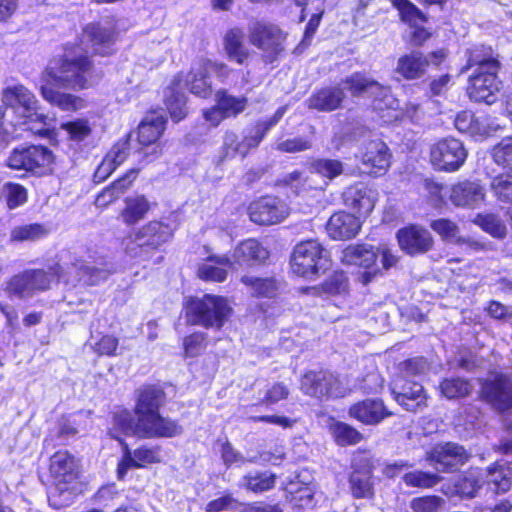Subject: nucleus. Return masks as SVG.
Returning a JSON list of instances; mask_svg holds the SVG:
<instances>
[{
    "label": "nucleus",
    "instance_id": "c03bdc74",
    "mask_svg": "<svg viewBox=\"0 0 512 512\" xmlns=\"http://www.w3.org/2000/svg\"><path fill=\"white\" fill-rule=\"evenodd\" d=\"M484 480L490 490L505 493L511 488L512 471L510 468L495 464L487 469Z\"/></svg>",
    "mask_w": 512,
    "mask_h": 512
},
{
    "label": "nucleus",
    "instance_id": "473e14b6",
    "mask_svg": "<svg viewBox=\"0 0 512 512\" xmlns=\"http://www.w3.org/2000/svg\"><path fill=\"white\" fill-rule=\"evenodd\" d=\"M165 393L155 385L144 386L137 398L135 414L137 417L147 416L149 413L159 412V408L164 404Z\"/></svg>",
    "mask_w": 512,
    "mask_h": 512
},
{
    "label": "nucleus",
    "instance_id": "423d86ee",
    "mask_svg": "<svg viewBox=\"0 0 512 512\" xmlns=\"http://www.w3.org/2000/svg\"><path fill=\"white\" fill-rule=\"evenodd\" d=\"M290 264L293 273L311 279L328 269L329 254L316 240L302 241L295 246Z\"/></svg>",
    "mask_w": 512,
    "mask_h": 512
},
{
    "label": "nucleus",
    "instance_id": "ddd939ff",
    "mask_svg": "<svg viewBox=\"0 0 512 512\" xmlns=\"http://www.w3.org/2000/svg\"><path fill=\"white\" fill-rule=\"evenodd\" d=\"M483 399L498 412L512 409V378L498 374L492 380H486L481 386Z\"/></svg>",
    "mask_w": 512,
    "mask_h": 512
},
{
    "label": "nucleus",
    "instance_id": "2f4dec72",
    "mask_svg": "<svg viewBox=\"0 0 512 512\" xmlns=\"http://www.w3.org/2000/svg\"><path fill=\"white\" fill-rule=\"evenodd\" d=\"M345 204L359 214H368L374 208V192L364 183H357L344 192Z\"/></svg>",
    "mask_w": 512,
    "mask_h": 512
},
{
    "label": "nucleus",
    "instance_id": "58836bf2",
    "mask_svg": "<svg viewBox=\"0 0 512 512\" xmlns=\"http://www.w3.org/2000/svg\"><path fill=\"white\" fill-rule=\"evenodd\" d=\"M276 476L274 473L264 470H253L241 477L238 486L247 491L262 493L275 486Z\"/></svg>",
    "mask_w": 512,
    "mask_h": 512
},
{
    "label": "nucleus",
    "instance_id": "de8ad7c7",
    "mask_svg": "<svg viewBox=\"0 0 512 512\" xmlns=\"http://www.w3.org/2000/svg\"><path fill=\"white\" fill-rule=\"evenodd\" d=\"M310 172L325 179V184L333 181L344 172V163L338 159L317 158L311 161Z\"/></svg>",
    "mask_w": 512,
    "mask_h": 512
},
{
    "label": "nucleus",
    "instance_id": "0eeeda50",
    "mask_svg": "<svg viewBox=\"0 0 512 512\" xmlns=\"http://www.w3.org/2000/svg\"><path fill=\"white\" fill-rule=\"evenodd\" d=\"M249 42L263 52L267 62L272 63L283 52L285 35L276 25L254 21L248 26Z\"/></svg>",
    "mask_w": 512,
    "mask_h": 512
},
{
    "label": "nucleus",
    "instance_id": "72a5a7b5",
    "mask_svg": "<svg viewBox=\"0 0 512 512\" xmlns=\"http://www.w3.org/2000/svg\"><path fill=\"white\" fill-rule=\"evenodd\" d=\"M345 98L344 90L339 87H326L314 92L308 99L309 108L319 111H333L340 107Z\"/></svg>",
    "mask_w": 512,
    "mask_h": 512
},
{
    "label": "nucleus",
    "instance_id": "49530a36",
    "mask_svg": "<svg viewBox=\"0 0 512 512\" xmlns=\"http://www.w3.org/2000/svg\"><path fill=\"white\" fill-rule=\"evenodd\" d=\"M484 483V473L479 469H471L458 479L455 489L461 497L473 498Z\"/></svg>",
    "mask_w": 512,
    "mask_h": 512
},
{
    "label": "nucleus",
    "instance_id": "7c9ffc66",
    "mask_svg": "<svg viewBox=\"0 0 512 512\" xmlns=\"http://www.w3.org/2000/svg\"><path fill=\"white\" fill-rule=\"evenodd\" d=\"M176 76H180L182 79L181 90L187 88L192 94L201 98H207L211 95V83L208 81L209 73L201 60L188 74L179 73Z\"/></svg>",
    "mask_w": 512,
    "mask_h": 512
},
{
    "label": "nucleus",
    "instance_id": "ea45409f",
    "mask_svg": "<svg viewBox=\"0 0 512 512\" xmlns=\"http://www.w3.org/2000/svg\"><path fill=\"white\" fill-rule=\"evenodd\" d=\"M233 263L227 256H212L198 269V276L206 281L222 282L227 277V269Z\"/></svg>",
    "mask_w": 512,
    "mask_h": 512
},
{
    "label": "nucleus",
    "instance_id": "cd10ccee",
    "mask_svg": "<svg viewBox=\"0 0 512 512\" xmlns=\"http://www.w3.org/2000/svg\"><path fill=\"white\" fill-rule=\"evenodd\" d=\"M136 235L149 253L156 251L173 235V228L159 221H151L143 226Z\"/></svg>",
    "mask_w": 512,
    "mask_h": 512
},
{
    "label": "nucleus",
    "instance_id": "aec40b11",
    "mask_svg": "<svg viewBox=\"0 0 512 512\" xmlns=\"http://www.w3.org/2000/svg\"><path fill=\"white\" fill-rule=\"evenodd\" d=\"M140 438L175 437L183 432L176 421L162 417L159 412L140 419Z\"/></svg>",
    "mask_w": 512,
    "mask_h": 512
},
{
    "label": "nucleus",
    "instance_id": "13d9d810",
    "mask_svg": "<svg viewBox=\"0 0 512 512\" xmlns=\"http://www.w3.org/2000/svg\"><path fill=\"white\" fill-rule=\"evenodd\" d=\"M403 481L409 487L431 488L441 481V477L434 473L413 471L404 474Z\"/></svg>",
    "mask_w": 512,
    "mask_h": 512
},
{
    "label": "nucleus",
    "instance_id": "f704fd0d",
    "mask_svg": "<svg viewBox=\"0 0 512 512\" xmlns=\"http://www.w3.org/2000/svg\"><path fill=\"white\" fill-rule=\"evenodd\" d=\"M224 49L228 58L242 65L250 56V51L244 44V31L234 27L229 29L224 36Z\"/></svg>",
    "mask_w": 512,
    "mask_h": 512
},
{
    "label": "nucleus",
    "instance_id": "69168bd1",
    "mask_svg": "<svg viewBox=\"0 0 512 512\" xmlns=\"http://www.w3.org/2000/svg\"><path fill=\"white\" fill-rule=\"evenodd\" d=\"M430 227L444 240L456 242L457 238H459L457 236L459 232L458 226L448 219L440 218L433 220L430 224Z\"/></svg>",
    "mask_w": 512,
    "mask_h": 512
},
{
    "label": "nucleus",
    "instance_id": "37998d69",
    "mask_svg": "<svg viewBox=\"0 0 512 512\" xmlns=\"http://www.w3.org/2000/svg\"><path fill=\"white\" fill-rule=\"evenodd\" d=\"M116 430L121 431L124 435L140 437V417H137V420H135V417L128 410H122L114 415L113 429L110 430L109 434L121 444L124 443L122 438L116 433Z\"/></svg>",
    "mask_w": 512,
    "mask_h": 512
},
{
    "label": "nucleus",
    "instance_id": "6e6552de",
    "mask_svg": "<svg viewBox=\"0 0 512 512\" xmlns=\"http://www.w3.org/2000/svg\"><path fill=\"white\" fill-rule=\"evenodd\" d=\"M346 89L355 97H371L377 102L379 109L395 108L397 100L391 94L390 88L378 83L363 73L356 72L344 80Z\"/></svg>",
    "mask_w": 512,
    "mask_h": 512
},
{
    "label": "nucleus",
    "instance_id": "9d476101",
    "mask_svg": "<svg viewBox=\"0 0 512 512\" xmlns=\"http://www.w3.org/2000/svg\"><path fill=\"white\" fill-rule=\"evenodd\" d=\"M290 208L281 198L276 196H264L250 203L248 214L256 224L274 225L288 217Z\"/></svg>",
    "mask_w": 512,
    "mask_h": 512
},
{
    "label": "nucleus",
    "instance_id": "6ab92c4d",
    "mask_svg": "<svg viewBox=\"0 0 512 512\" xmlns=\"http://www.w3.org/2000/svg\"><path fill=\"white\" fill-rule=\"evenodd\" d=\"M123 455L118 464V478L123 479L131 468H142L147 464L160 462V451L157 447L142 446L131 451L127 443H122Z\"/></svg>",
    "mask_w": 512,
    "mask_h": 512
},
{
    "label": "nucleus",
    "instance_id": "20e7f679",
    "mask_svg": "<svg viewBox=\"0 0 512 512\" xmlns=\"http://www.w3.org/2000/svg\"><path fill=\"white\" fill-rule=\"evenodd\" d=\"M49 470L53 485L48 491V500L59 508L71 500L70 485L78 478V463L68 451H58L50 458Z\"/></svg>",
    "mask_w": 512,
    "mask_h": 512
},
{
    "label": "nucleus",
    "instance_id": "09e8293b",
    "mask_svg": "<svg viewBox=\"0 0 512 512\" xmlns=\"http://www.w3.org/2000/svg\"><path fill=\"white\" fill-rule=\"evenodd\" d=\"M24 121L20 124L23 126V130L30 131L32 134L48 138L51 135L49 125L52 122V118L44 113H40L37 109L23 114Z\"/></svg>",
    "mask_w": 512,
    "mask_h": 512
},
{
    "label": "nucleus",
    "instance_id": "4c0bfd02",
    "mask_svg": "<svg viewBox=\"0 0 512 512\" xmlns=\"http://www.w3.org/2000/svg\"><path fill=\"white\" fill-rule=\"evenodd\" d=\"M181 77L175 76L166 94V106L175 122L181 121L187 114L186 96L181 90Z\"/></svg>",
    "mask_w": 512,
    "mask_h": 512
},
{
    "label": "nucleus",
    "instance_id": "9b49d317",
    "mask_svg": "<svg viewBox=\"0 0 512 512\" xmlns=\"http://www.w3.org/2000/svg\"><path fill=\"white\" fill-rule=\"evenodd\" d=\"M467 151L461 141L455 138L440 140L431 149V162L438 170L454 172L465 162Z\"/></svg>",
    "mask_w": 512,
    "mask_h": 512
},
{
    "label": "nucleus",
    "instance_id": "680f3d73",
    "mask_svg": "<svg viewBox=\"0 0 512 512\" xmlns=\"http://www.w3.org/2000/svg\"><path fill=\"white\" fill-rule=\"evenodd\" d=\"M185 357H196L206 347V334L203 332H196L184 338L183 341Z\"/></svg>",
    "mask_w": 512,
    "mask_h": 512
},
{
    "label": "nucleus",
    "instance_id": "f03ea898",
    "mask_svg": "<svg viewBox=\"0 0 512 512\" xmlns=\"http://www.w3.org/2000/svg\"><path fill=\"white\" fill-rule=\"evenodd\" d=\"M112 264L105 263L101 266L87 264L82 260L69 265L65 272L59 264L44 269H29L28 273L36 293L46 291L53 283L63 280L67 285L76 286L83 284L88 286L97 285L106 280L114 272Z\"/></svg>",
    "mask_w": 512,
    "mask_h": 512
},
{
    "label": "nucleus",
    "instance_id": "393cba45",
    "mask_svg": "<svg viewBox=\"0 0 512 512\" xmlns=\"http://www.w3.org/2000/svg\"><path fill=\"white\" fill-rule=\"evenodd\" d=\"M269 251L256 239L250 238L239 243L233 251V265L256 266L264 263Z\"/></svg>",
    "mask_w": 512,
    "mask_h": 512
},
{
    "label": "nucleus",
    "instance_id": "a211bd4d",
    "mask_svg": "<svg viewBox=\"0 0 512 512\" xmlns=\"http://www.w3.org/2000/svg\"><path fill=\"white\" fill-rule=\"evenodd\" d=\"M258 133L248 127L243 131L242 138L239 139L236 133L227 131L223 138L222 155L219 163L237 155L245 157L250 149L256 148L260 144Z\"/></svg>",
    "mask_w": 512,
    "mask_h": 512
},
{
    "label": "nucleus",
    "instance_id": "f257e3e1",
    "mask_svg": "<svg viewBox=\"0 0 512 512\" xmlns=\"http://www.w3.org/2000/svg\"><path fill=\"white\" fill-rule=\"evenodd\" d=\"M92 64L87 55L65 54L49 62L41 74V94L51 105L63 111H73L84 107V100L55 88L79 90L88 88L91 80Z\"/></svg>",
    "mask_w": 512,
    "mask_h": 512
},
{
    "label": "nucleus",
    "instance_id": "0e129e2a",
    "mask_svg": "<svg viewBox=\"0 0 512 512\" xmlns=\"http://www.w3.org/2000/svg\"><path fill=\"white\" fill-rule=\"evenodd\" d=\"M62 129L65 130L70 139L73 141H83L91 134V127L87 120H76L62 124Z\"/></svg>",
    "mask_w": 512,
    "mask_h": 512
},
{
    "label": "nucleus",
    "instance_id": "f8f14e48",
    "mask_svg": "<svg viewBox=\"0 0 512 512\" xmlns=\"http://www.w3.org/2000/svg\"><path fill=\"white\" fill-rule=\"evenodd\" d=\"M349 490L355 499H372L375 494L373 464L365 456L355 457L348 478Z\"/></svg>",
    "mask_w": 512,
    "mask_h": 512
},
{
    "label": "nucleus",
    "instance_id": "b1692460",
    "mask_svg": "<svg viewBox=\"0 0 512 512\" xmlns=\"http://www.w3.org/2000/svg\"><path fill=\"white\" fill-rule=\"evenodd\" d=\"M391 154L388 146L380 139L369 141L362 152V162L375 175L383 174L390 165Z\"/></svg>",
    "mask_w": 512,
    "mask_h": 512
},
{
    "label": "nucleus",
    "instance_id": "a19ab883",
    "mask_svg": "<svg viewBox=\"0 0 512 512\" xmlns=\"http://www.w3.org/2000/svg\"><path fill=\"white\" fill-rule=\"evenodd\" d=\"M166 120L155 113L147 115L138 126L139 144H153L165 130Z\"/></svg>",
    "mask_w": 512,
    "mask_h": 512
},
{
    "label": "nucleus",
    "instance_id": "7ed1b4c3",
    "mask_svg": "<svg viewBox=\"0 0 512 512\" xmlns=\"http://www.w3.org/2000/svg\"><path fill=\"white\" fill-rule=\"evenodd\" d=\"M231 307L225 298L206 294L194 297L185 305L186 322L204 328L220 329L231 314Z\"/></svg>",
    "mask_w": 512,
    "mask_h": 512
},
{
    "label": "nucleus",
    "instance_id": "603ef678",
    "mask_svg": "<svg viewBox=\"0 0 512 512\" xmlns=\"http://www.w3.org/2000/svg\"><path fill=\"white\" fill-rule=\"evenodd\" d=\"M472 386L466 379L460 377L445 378L440 383V391L447 399H456L467 396Z\"/></svg>",
    "mask_w": 512,
    "mask_h": 512
},
{
    "label": "nucleus",
    "instance_id": "5fc2aeb1",
    "mask_svg": "<svg viewBox=\"0 0 512 512\" xmlns=\"http://www.w3.org/2000/svg\"><path fill=\"white\" fill-rule=\"evenodd\" d=\"M454 126L459 132L467 133L471 136L486 133L485 126L470 111L459 112L454 119Z\"/></svg>",
    "mask_w": 512,
    "mask_h": 512
},
{
    "label": "nucleus",
    "instance_id": "338daca9",
    "mask_svg": "<svg viewBox=\"0 0 512 512\" xmlns=\"http://www.w3.org/2000/svg\"><path fill=\"white\" fill-rule=\"evenodd\" d=\"M221 458L224 462V464L227 467L232 466L233 464H236L238 466H241L247 462L254 463L256 462V457L252 458H245L240 452H238L229 441H226L223 443L221 448Z\"/></svg>",
    "mask_w": 512,
    "mask_h": 512
},
{
    "label": "nucleus",
    "instance_id": "774afa93",
    "mask_svg": "<svg viewBox=\"0 0 512 512\" xmlns=\"http://www.w3.org/2000/svg\"><path fill=\"white\" fill-rule=\"evenodd\" d=\"M323 290L328 294H341L348 289V277L342 271L334 272L322 285Z\"/></svg>",
    "mask_w": 512,
    "mask_h": 512
},
{
    "label": "nucleus",
    "instance_id": "e2e57ef3",
    "mask_svg": "<svg viewBox=\"0 0 512 512\" xmlns=\"http://www.w3.org/2000/svg\"><path fill=\"white\" fill-rule=\"evenodd\" d=\"M445 500L439 496H423L411 501V509L414 512H438Z\"/></svg>",
    "mask_w": 512,
    "mask_h": 512
},
{
    "label": "nucleus",
    "instance_id": "864d4df0",
    "mask_svg": "<svg viewBox=\"0 0 512 512\" xmlns=\"http://www.w3.org/2000/svg\"><path fill=\"white\" fill-rule=\"evenodd\" d=\"M335 441L341 445H355L362 441V434L349 424L336 422L330 426Z\"/></svg>",
    "mask_w": 512,
    "mask_h": 512
},
{
    "label": "nucleus",
    "instance_id": "c756f323",
    "mask_svg": "<svg viewBox=\"0 0 512 512\" xmlns=\"http://www.w3.org/2000/svg\"><path fill=\"white\" fill-rule=\"evenodd\" d=\"M85 35L96 54L106 56L112 53L115 42V30L112 24H90L85 29Z\"/></svg>",
    "mask_w": 512,
    "mask_h": 512
},
{
    "label": "nucleus",
    "instance_id": "8fccbe9b",
    "mask_svg": "<svg viewBox=\"0 0 512 512\" xmlns=\"http://www.w3.org/2000/svg\"><path fill=\"white\" fill-rule=\"evenodd\" d=\"M216 103L224 112V116H236L244 111L247 99L245 97H235L227 93L226 90H219L215 95Z\"/></svg>",
    "mask_w": 512,
    "mask_h": 512
},
{
    "label": "nucleus",
    "instance_id": "a878e982",
    "mask_svg": "<svg viewBox=\"0 0 512 512\" xmlns=\"http://www.w3.org/2000/svg\"><path fill=\"white\" fill-rule=\"evenodd\" d=\"M361 227L358 217L351 213L340 211L334 213L328 220L326 230L334 240H347L355 237Z\"/></svg>",
    "mask_w": 512,
    "mask_h": 512
},
{
    "label": "nucleus",
    "instance_id": "c9c22d12",
    "mask_svg": "<svg viewBox=\"0 0 512 512\" xmlns=\"http://www.w3.org/2000/svg\"><path fill=\"white\" fill-rule=\"evenodd\" d=\"M341 260L348 265L371 268L378 260L377 249L366 244L349 246L342 251Z\"/></svg>",
    "mask_w": 512,
    "mask_h": 512
},
{
    "label": "nucleus",
    "instance_id": "1a4fd4ad",
    "mask_svg": "<svg viewBox=\"0 0 512 512\" xmlns=\"http://www.w3.org/2000/svg\"><path fill=\"white\" fill-rule=\"evenodd\" d=\"M446 58L443 49L424 55L420 51H411L398 58L395 73L406 80L422 78L430 66H439Z\"/></svg>",
    "mask_w": 512,
    "mask_h": 512
},
{
    "label": "nucleus",
    "instance_id": "e433bc0d",
    "mask_svg": "<svg viewBox=\"0 0 512 512\" xmlns=\"http://www.w3.org/2000/svg\"><path fill=\"white\" fill-rule=\"evenodd\" d=\"M241 282L249 287L253 296L265 298L275 297L282 286V282L274 276L254 277L246 275L241 278Z\"/></svg>",
    "mask_w": 512,
    "mask_h": 512
},
{
    "label": "nucleus",
    "instance_id": "2eb2a0df",
    "mask_svg": "<svg viewBox=\"0 0 512 512\" xmlns=\"http://www.w3.org/2000/svg\"><path fill=\"white\" fill-rule=\"evenodd\" d=\"M427 459L438 472H453L468 460V454L462 446L447 442L434 446Z\"/></svg>",
    "mask_w": 512,
    "mask_h": 512
},
{
    "label": "nucleus",
    "instance_id": "3c124183",
    "mask_svg": "<svg viewBox=\"0 0 512 512\" xmlns=\"http://www.w3.org/2000/svg\"><path fill=\"white\" fill-rule=\"evenodd\" d=\"M48 230L44 225L33 223L16 226L11 230L10 239L13 242L36 241L44 238Z\"/></svg>",
    "mask_w": 512,
    "mask_h": 512
},
{
    "label": "nucleus",
    "instance_id": "412c9836",
    "mask_svg": "<svg viewBox=\"0 0 512 512\" xmlns=\"http://www.w3.org/2000/svg\"><path fill=\"white\" fill-rule=\"evenodd\" d=\"M397 239L400 248L409 255L425 253L433 245L430 232L417 226L400 229L397 233Z\"/></svg>",
    "mask_w": 512,
    "mask_h": 512
},
{
    "label": "nucleus",
    "instance_id": "5701e85b",
    "mask_svg": "<svg viewBox=\"0 0 512 512\" xmlns=\"http://www.w3.org/2000/svg\"><path fill=\"white\" fill-rule=\"evenodd\" d=\"M484 197V188L476 181H460L450 188L449 199L457 207L475 208Z\"/></svg>",
    "mask_w": 512,
    "mask_h": 512
},
{
    "label": "nucleus",
    "instance_id": "39448f33",
    "mask_svg": "<svg viewBox=\"0 0 512 512\" xmlns=\"http://www.w3.org/2000/svg\"><path fill=\"white\" fill-rule=\"evenodd\" d=\"M53 152L43 145H19L12 149L6 164L13 170H22L35 176L47 175L52 171Z\"/></svg>",
    "mask_w": 512,
    "mask_h": 512
},
{
    "label": "nucleus",
    "instance_id": "c85d7f7f",
    "mask_svg": "<svg viewBox=\"0 0 512 512\" xmlns=\"http://www.w3.org/2000/svg\"><path fill=\"white\" fill-rule=\"evenodd\" d=\"M2 102L15 111L21 109L23 114L37 109L38 103L35 95L21 84L6 87L2 92Z\"/></svg>",
    "mask_w": 512,
    "mask_h": 512
},
{
    "label": "nucleus",
    "instance_id": "f3484780",
    "mask_svg": "<svg viewBox=\"0 0 512 512\" xmlns=\"http://www.w3.org/2000/svg\"><path fill=\"white\" fill-rule=\"evenodd\" d=\"M497 73L498 71L473 72L467 87L469 98L475 102L494 103L499 91Z\"/></svg>",
    "mask_w": 512,
    "mask_h": 512
},
{
    "label": "nucleus",
    "instance_id": "052dcab7",
    "mask_svg": "<svg viewBox=\"0 0 512 512\" xmlns=\"http://www.w3.org/2000/svg\"><path fill=\"white\" fill-rule=\"evenodd\" d=\"M492 155L498 165L512 168V136L503 138L494 146Z\"/></svg>",
    "mask_w": 512,
    "mask_h": 512
},
{
    "label": "nucleus",
    "instance_id": "79ce46f5",
    "mask_svg": "<svg viewBox=\"0 0 512 512\" xmlns=\"http://www.w3.org/2000/svg\"><path fill=\"white\" fill-rule=\"evenodd\" d=\"M149 210L150 204L143 195L127 197L120 217L126 225H134L144 219Z\"/></svg>",
    "mask_w": 512,
    "mask_h": 512
},
{
    "label": "nucleus",
    "instance_id": "bf43d9fd",
    "mask_svg": "<svg viewBox=\"0 0 512 512\" xmlns=\"http://www.w3.org/2000/svg\"><path fill=\"white\" fill-rule=\"evenodd\" d=\"M9 209H15L27 201V190L20 184L8 182L3 186Z\"/></svg>",
    "mask_w": 512,
    "mask_h": 512
},
{
    "label": "nucleus",
    "instance_id": "dca6fc26",
    "mask_svg": "<svg viewBox=\"0 0 512 512\" xmlns=\"http://www.w3.org/2000/svg\"><path fill=\"white\" fill-rule=\"evenodd\" d=\"M338 389V378L328 370H311L301 378V390L311 397L322 399L332 395L337 396Z\"/></svg>",
    "mask_w": 512,
    "mask_h": 512
},
{
    "label": "nucleus",
    "instance_id": "4d7b16f0",
    "mask_svg": "<svg viewBox=\"0 0 512 512\" xmlns=\"http://www.w3.org/2000/svg\"><path fill=\"white\" fill-rule=\"evenodd\" d=\"M494 196L505 203H512V174H501L490 183Z\"/></svg>",
    "mask_w": 512,
    "mask_h": 512
},
{
    "label": "nucleus",
    "instance_id": "4be33fe9",
    "mask_svg": "<svg viewBox=\"0 0 512 512\" xmlns=\"http://www.w3.org/2000/svg\"><path fill=\"white\" fill-rule=\"evenodd\" d=\"M350 417L365 425H377L392 415L381 399H365L359 401L348 410Z\"/></svg>",
    "mask_w": 512,
    "mask_h": 512
},
{
    "label": "nucleus",
    "instance_id": "bb28decb",
    "mask_svg": "<svg viewBox=\"0 0 512 512\" xmlns=\"http://www.w3.org/2000/svg\"><path fill=\"white\" fill-rule=\"evenodd\" d=\"M467 65L461 69V73L466 72L472 67H476L474 72L499 71L500 62L498 54L491 47L484 45H475L467 50Z\"/></svg>",
    "mask_w": 512,
    "mask_h": 512
},
{
    "label": "nucleus",
    "instance_id": "a18cd8bd",
    "mask_svg": "<svg viewBox=\"0 0 512 512\" xmlns=\"http://www.w3.org/2000/svg\"><path fill=\"white\" fill-rule=\"evenodd\" d=\"M6 292L10 298H18L21 300L33 297L36 292L32 285L31 277L28 270L16 274L10 278L6 285Z\"/></svg>",
    "mask_w": 512,
    "mask_h": 512
},
{
    "label": "nucleus",
    "instance_id": "4468645a",
    "mask_svg": "<svg viewBox=\"0 0 512 512\" xmlns=\"http://www.w3.org/2000/svg\"><path fill=\"white\" fill-rule=\"evenodd\" d=\"M391 393L394 400L405 410L417 412L427 406V395L418 381L397 378L392 385Z\"/></svg>",
    "mask_w": 512,
    "mask_h": 512
},
{
    "label": "nucleus",
    "instance_id": "6e6d98bb",
    "mask_svg": "<svg viewBox=\"0 0 512 512\" xmlns=\"http://www.w3.org/2000/svg\"><path fill=\"white\" fill-rule=\"evenodd\" d=\"M398 10L400 18L409 25H417L426 22L423 12L418 9L410 0H390Z\"/></svg>",
    "mask_w": 512,
    "mask_h": 512
}]
</instances>
